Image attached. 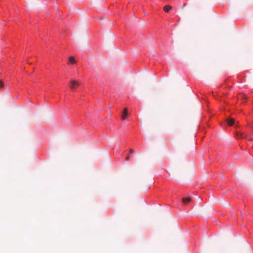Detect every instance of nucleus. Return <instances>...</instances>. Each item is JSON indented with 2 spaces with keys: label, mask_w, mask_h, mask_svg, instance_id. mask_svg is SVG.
Masks as SVG:
<instances>
[{
  "label": "nucleus",
  "mask_w": 253,
  "mask_h": 253,
  "mask_svg": "<svg viewBox=\"0 0 253 253\" xmlns=\"http://www.w3.org/2000/svg\"><path fill=\"white\" fill-rule=\"evenodd\" d=\"M80 85L81 83L79 82L73 80H70L69 83V87L73 90H74L77 87H78Z\"/></svg>",
  "instance_id": "nucleus-1"
},
{
  "label": "nucleus",
  "mask_w": 253,
  "mask_h": 253,
  "mask_svg": "<svg viewBox=\"0 0 253 253\" xmlns=\"http://www.w3.org/2000/svg\"><path fill=\"white\" fill-rule=\"evenodd\" d=\"M127 115V108H125V109H124V110L123 111V114L121 117L122 119L123 120H125L126 118Z\"/></svg>",
  "instance_id": "nucleus-2"
},
{
  "label": "nucleus",
  "mask_w": 253,
  "mask_h": 253,
  "mask_svg": "<svg viewBox=\"0 0 253 253\" xmlns=\"http://www.w3.org/2000/svg\"><path fill=\"white\" fill-rule=\"evenodd\" d=\"M226 121L229 126H232L234 123V120L232 118H228Z\"/></svg>",
  "instance_id": "nucleus-3"
},
{
  "label": "nucleus",
  "mask_w": 253,
  "mask_h": 253,
  "mask_svg": "<svg viewBox=\"0 0 253 253\" xmlns=\"http://www.w3.org/2000/svg\"><path fill=\"white\" fill-rule=\"evenodd\" d=\"M191 200V199L189 197L184 198L182 199V202L183 203L187 204L189 203Z\"/></svg>",
  "instance_id": "nucleus-4"
},
{
  "label": "nucleus",
  "mask_w": 253,
  "mask_h": 253,
  "mask_svg": "<svg viewBox=\"0 0 253 253\" xmlns=\"http://www.w3.org/2000/svg\"><path fill=\"white\" fill-rule=\"evenodd\" d=\"M172 8V6L170 5H166L164 7V10L168 12L169 11V10H170Z\"/></svg>",
  "instance_id": "nucleus-5"
},
{
  "label": "nucleus",
  "mask_w": 253,
  "mask_h": 253,
  "mask_svg": "<svg viewBox=\"0 0 253 253\" xmlns=\"http://www.w3.org/2000/svg\"><path fill=\"white\" fill-rule=\"evenodd\" d=\"M69 61L70 63L75 64L76 63V60L73 56H70L69 59Z\"/></svg>",
  "instance_id": "nucleus-6"
},
{
  "label": "nucleus",
  "mask_w": 253,
  "mask_h": 253,
  "mask_svg": "<svg viewBox=\"0 0 253 253\" xmlns=\"http://www.w3.org/2000/svg\"><path fill=\"white\" fill-rule=\"evenodd\" d=\"M237 135L239 138L244 137V134L242 133L238 132V133H237Z\"/></svg>",
  "instance_id": "nucleus-7"
},
{
  "label": "nucleus",
  "mask_w": 253,
  "mask_h": 253,
  "mask_svg": "<svg viewBox=\"0 0 253 253\" xmlns=\"http://www.w3.org/2000/svg\"><path fill=\"white\" fill-rule=\"evenodd\" d=\"M3 85V84L2 81H0V87H2Z\"/></svg>",
  "instance_id": "nucleus-8"
},
{
  "label": "nucleus",
  "mask_w": 253,
  "mask_h": 253,
  "mask_svg": "<svg viewBox=\"0 0 253 253\" xmlns=\"http://www.w3.org/2000/svg\"><path fill=\"white\" fill-rule=\"evenodd\" d=\"M133 153H134V151L133 150H132V149L129 150V153L133 154Z\"/></svg>",
  "instance_id": "nucleus-9"
},
{
  "label": "nucleus",
  "mask_w": 253,
  "mask_h": 253,
  "mask_svg": "<svg viewBox=\"0 0 253 253\" xmlns=\"http://www.w3.org/2000/svg\"><path fill=\"white\" fill-rule=\"evenodd\" d=\"M186 5V3H184L182 6V8H183L184 7H185Z\"/></svg>",
  "instance_id": "nucleus-10"
},
{
  "label": "nucleus",
  "mask_w": 253,
  "mask_h": 253,
  "mask_svg": "<svg viewBox=\"0 0 253 253\" xmlns=\"http://www.w3.org/2000/svg\"><path fill=\"white\" fill-rule=\"evenodd\" d=\"M126 161H129V157H127L126 158Z\"/></svg>",
  "instance_id": "nucleus-11"
}]
</instances>
